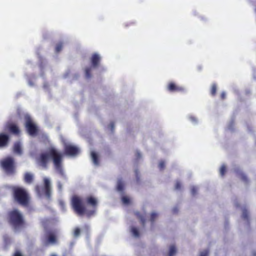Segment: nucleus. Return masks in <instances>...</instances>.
I'll return each instance as SVG.
<instances>
[{"label": "nucleus", "instance_id": "obj_1", "mask_svg": "<svg viewBox=\"0 0 256 256\" xmlns=\"http://www.w3.org/2000/svg\"><path fill=\"white\" fill-rule=\"evenodd\" d=\"M84 200L86 204L91 206V208L87 209L83 204L82 198L76 195L73 196L72 198V206L74 212L78 216L86 214L87 217L90 218L94 216L96 212L98 200L92 195L87 196Z\"/></svg>", "mask_w": 256, "mask_h": 256}, {"label": "nucleus", "instance_id": "obj_2", "mask_svg": "<svg viewBox=\"0 0 256 256\" xmlns=\"http://www.w3.org/2000/svg\"><path fill=\"white\" fill-rule=\"evenodd\" d=\"M50 158L52 159L54 168L56 172L66 178L62 166V156L54 148L50 147L48 148L46 152L40 154L38 159L40 166L44 168H46Z\"/></svg>", "mask_w": 256, "mask_h": 256}, {"label": "nucleus", "instance_id": "obj_3", "mask_svg": "<svg viewBox=\"0 0 256 256\" xmlns=\"http://www.w3.org/2000/svg\"><path fill=\"white\" fill-rule=\"evenodd\" d=\"M14 200L23 206L29 204L30 197L26 190L22 187L13 186L11 188Z\"/></svg>", "mask_w": 256, "mask_h": 256}, {"label": "nucleus", "instance_id": "obj_4", "mask_svg": "<svg viewBox=\"0 0 256 256\" xmlns=\"http://www.w3.org/2000/svg\"><path fill=\"white\" fill-rule=\"evenodd\" d=\"M7 220L8 223L15 229L22 228L25 224L24 218L18 209H14L8 212Z\"/></svg>", "mask_w": 256, "mask_h": 256}, {"label": "nucleus", "instance_id": "obj_5", "mask_svg": "<svg viewBox=\"0 0 256 256\" xmlns=\"http://www.w3.org/2000/svg\"><path fill=\"white\" fill-rule=\"evenodd\" d=\"M1 166L6 172L12 174L15 172V164L14 158L8 156L4 159L1 162Z\"/></svg>", "mask_w": 256, "mask_h": 256}, {"label": "nucleus", "instance_id": "obj_6", "mask_svg": "<svg viewBox=\"0 0 256 256\" xmlns=\"http://www.w3.org/2000/svg\"><path fill=\"white\" fill-rule=\"evenodd\" d=\"M25 127L30 136H36L38 134V128L36 124L32 122V118L30 116H26L25 117Z\"/></svg>", "mask_w": 256, "mask_h": 256}, {"label": "nucleus", "instance_id": "obj_7", "mask_svg": "<svg viewBox=\"0 0 256 256\" xmlns=\"http://www.w3.org/2000/svg\"><path fill=\"white\" fill-rule=\"evenodd\" d=\"M64 152L68 156H76L80 152V150L76 146L67 144L64 146Z\"/></svg>", "mask_w": 256, "mask_h": 256}, {"label": "nucleus", "instance_id": "obj_8", "mask_svg": "<svg viewBox=\"0 0 256 256\" xmlns=\"http://www.w3.org/2000/svg\"><path fill=\"white\" fill-rule=\"evenodd\" d=\"M167 89L170 92H183L184 90V88L183 86H179L174 82L168 83Z\"/></svg>", "mask_w": 256, "mask_h": 256}, {"label": "nucleus", "instance_id": "obj_9", "mask_svg": "<svg viewBox=\"0 0 256 256\" xmlns=\"http://www.w3.org/2000/svg\"><path fill=\"white\" fill-rule=\"evenodd\" d=\"M6 128L10 132L14 134H18L20 132V130L18 126L11 122H8L6 124Z\"/></svg>", "mask_w": 256, "mask_h": 256}, {"label": "nucleus", "instance_id": "obj_10", "mask_svg": "<svg viewBox=\"0 0 256 256\" xmlns=\"http://www.w3.org/2000/svg\"><path fill=\"white\" fill-rule=\"evenodd\" d=\"M44 192L46 196L50 198L51 196V188L50 180L47 178H44Z\"/></svg>", "mask_w": 256, "mask_h": 256}, {"label": "nucleus", "instance_id": "obj_11", "mask_svg": "<svg viewBox=\"0 0 256 256\" xmlns=\"http://www.w3.org/2000/svg\"><path fill=\"white\" fill-rule=\"evenodd\" d=\"M100 61V56L96 53L94 54L90 58L92 66L96 68L98 66Z\"/></svg>", "mask_w": 256, "mask_h": 256}, {"label": "nucleus", "instance_id": "obj_12", "mask_svg": "<svg viewBox=\"0 0 256 256\" xmlns=\"http://www.w3.org/2000/svg\"><path fill=\"white\" fill-rule=\"evenodd\" d=\"M9 136L8 135L1 133L0 134V147H4L8 144Z\"/></svg>", "mask_w": 256, "mask_h": 256}, {"label": "nucleus", "instance_id": "obj_13", "mask_svg": "<svg viewBox=\"0 0 256 256\" xmlns=\"http://www.w3.org/2000/svg\"><path fill=\"white\" fill-rule=\"evenodd\" d=\"M46 242L50 244L57 243V238L56 234L53 232H49L46 236Z\"/></svg>", "mask_w": 256, "mask_h": 256}, {"label": "nucleus", "instance_id": "obj_14", "mask_svg": "<svg viewBox=\"0 0 256 256\" xmlns=\"http://www.w3.org/2000/svg\"><path fill=\"white\" fill-rule=\"evenodd\" d=\"M24 180L26 183L30 184L33 181L34 176L30 172H26L24 175Z\"/></svg>", "mask_w": 256, "mask_h": 256}, {"label": "nucleus", "instance_id": "obj_15", "mask_svg": "<svg viewBox=\"0 0 256 256\" xmlns=\"http://www.w3.org/2000/svg\"><path fill=\"white\" fill-rule=\"evenodd\" d=\"M14 152L19 155H21L22 154V152L21 147V144L20 142H16L14 144Z\"/></svg>", "mask_w": 256, "mask_h": 256}, {"label": "nucleus", "instance_id": "obj_16", "mask_svg": "<svg viewBox=\"0 0 256 256\" xmlns=\"http://www.w3.org/2000/svg\"><path fill=\"white\" fill-rule=\"evenodd\" d=\"M91 156H92V160L94 164L96 166H98L100 162H99L98 158V154H96V153L95 152H91Z\"/></svg>", "mask_w": 256, "mask_h": 256}, {"label": "nucleus", "instance_id": "obj_17", "mask_svg": "<svg viewBox=\"0 0 256 256\" xmlns=\"http://www.w3.org/2000/svg\"><path fill=\"white\" fill-rule=\"evenodd\" d=\"M124 189V183L122 179H119L117 182V190L118 191L122 192Z\"/></svg>", "mask_w": 256, "mask_h": 256}, {"label": "nucleus", "instance_id": "obj_18", "mask_svg": "<svg viewBox=\"0 0 256 256\" xmlns=\"http://www.w3.org/2000/svg\"><path fill=\"white\" fill-rule=\"evenodd\" d=\"M92 66L91 67H87L85 68V76L86 78H90L92 77L91 71L92 69Z\"/></svg>", "mask_w": 256, "mask_h": 256}, {"label": "nucleus", "instance_id": "obj_19", "mask_svg": "<svg viewBox=\"0 0 256 256\" xmlns=\"http://www.w3.org/2000/svg\"><path fill=\"white\" fill-rule=\"evenodd\" d=\"M63 48V42H59L58 43L55 47V51L56 52H60Z\"/></svg>", "mask_w": 256, "mask_h": 256}, {"label": "nucleus", "instance_id": "obj_20", "mask_svg": "<svg viewBox=\"0 0 256 256\" xmlns=\"http://www.w3.org/2000/svg\"><path fill=\"white\" fill-rule=\"evenodd\" d=\"M131 232L135 237H139L140 233L137 228L135 227H132L131 228Z\"/></svg>", "mask_w": 256, "mask_h": 256}, {"label": "nucleus", "instance_id": "obj_21", "mask_svg": "<svg viewBox=\"0 0 256 256\" xmlns=\"http://www.w3.org/2000/svg\"><path fill=\"white\" fill-rule=\"evenodd\" d=\"M176 248L174 246H171L170 248L169 256H174L176 254Z\"/></svg>", "mask_w": 256, "mask_h": 256}, {"label": "nucleus", "instance_id": "obj_22", "mask_svg": "<svg viewBox=\"0 0 256 256\" xmlns=\"http://www.w3.org/2000/svg\"><path fill=\"white\" fill-rule=\"evenodd\" d=\"M216 84H213L210 90V94L212 96H214L216 95Z\"/></svg>", "mask_w": 256, "mask_h": 256}, {"label": "nucleus", "instance_id": "obj_23", "mask_svg": "<svg viewBox=\"0 0 256 256\" xmlns=\"http://www.w3.org/2000/svg\"><path fill=\"white\" fill-rule=\"evenodd\" d=\"M242 217L244 220H248V212L246 210H243Z\"/></svg>", "mask_w": 256, "mask_h": 256}, {"label": "nucleus", "instance_id": "obj_24", "mask_svg": "<svg viewBox=\"0 0 256 256\" xmlns=\"http://www.w3.org/2000/svg\"><path fill=\"white\" fill-rule=\"evenodd\" d=\"M158 214H156V212L152 213V214L150 215V220L152 222V224H154L155 220L158 217Z\"/></svg>", "mask_w": 256, "mask_h": 256}, {"label": "nucleus", "instance_id": "obj_25", "mask_svg": "<svg viewBox=\"0 0 256 256\" xmlns=\"http://www.w3.org/2000/svg\"><path fill=\"white\" fill-rule=\"evenodd\" d=\"M226 172V167L224 165H222L220 170V173L221 176H223Z\"/></svg>", "mask_w": 256, "mask_h": 256}, {"label": "nucleus", "instance_id": "obj_26", "mask_svg": "<svg viewBox=\"0 0 256 256\" xmlns=\"http://www.w3.org/2000/svg\"><path fill=\"white\" fill-rule=\"evenodd\" d=\"M80 228H76L74 229V236L75 238L78 237L80 234Z\"/></svg>", "mask_w": 256, "mask_h": 256}, {"label": "nucleus", "instance_id": "obj_27", "mask_svg": "<svg viewBox=\"0 0 256 256\" xmlns=\"http://www.w3.org/2000/svg\"><path fill=\"white\" fill-rule=\"evenodd\" d=\"M122 202L124 204H128L130 202V200L128 198L124 196L122 198Z\"/></svg>", "mask_w": 256, "mask_h": 256}, {"label": "nucleus", "instance_id": "obj_28", "mask_svg": "<svg viewBox=\"0 0 256 256\" xmlns=\"http://www.w3.org/2000/svg\"><path fill=\"white\" fill-rule=\"evenodd\" d=\"M158 168L160 170H163L165 168V162L163 160H161L158 164Z\"/></svg>", "mask_w": 256, "mask_h": 256}, {"label": "nucleus", "instance_id": "obj_29", "mask_svg": "<svg viewBox=\"0 0 256 256\" xmlns=\"http://www.w3.org/2000/svg\"><path fill=\"white\" fill-rule=\"evenodd\" d=\"M182 187V184L180 181H176L175 184V190H180Z\"/></svg>", "mask_w": 256, "mask_h": 256}, {"label": "nucleus", "instance_id": "obj_30", "mask_svg": "<svg viewBox=\"0 0 256 256\" xmlns=\"http://www.w3.org/2000/svg\"><path fill=\"white\" fill-rule=\"evenodd\" d=\"M241 178L244 182H248V179L246 176L244 174H242Z\"/></svg>", "mask_w": 256, "mask_h": 256}, {"label": "nucleus", "instance_id": "obj_31", "mask_svg": "<svg viewBox=\"0 0 256 256\" xmlns=\"http://www.w3.org/2000/svg\"><path fill=\"white\" fill-rule=\"evenodd\" d=\"M208 256V250H205L203 252H202L200 254V256Z\"/></svg>", "mask_w": 256, "mask_h": 256}, {"label": "nucleus", "instance_id": "obj_32", "mask_svg": "<svg viewBox=\"0 0 256 256\" xmlns=\"http://www.w3.org/2000/svg\"><path fill=\"white\" fill-rule=\"evenodd\" d=\"M191 192H192V195L196 194L197 192V188H195V187H193L192 188Z\"/></svg>", "mask_w": 256, "mask_h": 256}, {"label": "nucleus", "instance_id": "obj_33", "mask_svg": "<svg viewBox=\"0 0 256 256\" xmlns=\"http://www.w3.org/2000/svg\"><path fill=\"white\" fill-rule=\"evenodd\" d=\"M58 189L60 191H61L62 190V184L60 182H58L57 184Z\"/></svg>", "mask_w": 256, "mask_h": 256}, {"label": "nucleus", "instance_id": "obj_34", "mask_svg": "<svg viewBox=\"0 0 256 256\" xmlns=\"http://www.w3.org/2000/svg\"><path fill=\"white\" fill-rule=\"evenodd\" d=\"M140 220H141L142 224L144 226V224H145V222H146L145 218H144L141 216L140 217Z\"/></svg>", "mask_w": 256, "mask_h": 256}, {"label": "nucleus", "instance_id": "obj_35", "mask_svg": "<svg viewBox=\"0 0 256 256\" xmlns=\"http://www.w3.org/2000/svg\"><path fill=\"white\" fill-rule=\"evenodd\" d=\"M220 98L222 100H224L226 98V94L224 92H222Z\"/></svg>", "mask_w": 256, "mask_h": 256}, {"label": "nucleus", "instance_id": "obj_36", "mask_svg": "<svg viewBox=\"0 0 256 256\" xmlns=\"http://www.w3.org/2000/svg\"><path fill=\"white\" fill-rule=\"evenodd\" d=\"M14 256H22V255L21 254L20 252H16L14 254Z\"/></svg>", "mask_w": 256, "mask_h": 256}, {"label": "nucleus", "instance_id": "obj_37", "mask_svg": "<svg viewBox=\"0 0 256 256\" xmlns=\"http://www.w3.org/2000/svg\"><path fill=\"white\" fill-rule=\"evenodd\" d=\"M174 213H176L178 212V209L177 208H174L173 210Z\"/></svg>", "mask_w": 256, "mask_h": 256}, {"label": "nucleus", "instance_id": "obj_38", "mask_svg": "<svg viewBox=\"0 0 256 256\" xmlns=\"http://www.w3.org/2000/svg\"><path fill=\"white\" fill-rule=\"evenodd\" d=\"M110 126L112 127V130L114 128V124L113 122L110 123Z\"/></svg>", "mask_w": 256, "mask_h": 256}, {"label": "nucleus", "instance_id": "obj_39", "mask_svg": "<svg viewBox=\"0 0 256 256\" xmlns=\"http://www.w3.org/2000/svg\"><path fill=\"white\" fill-rule=\"evenodd\" d=\"M138 154V156L139 158H140V154L139 152H138V154Z\"/></svg>", "mask_w": 256, "mask_h": 256}, {"label": "nucleus", "instance_id": "obj_40", "mask_svg": "<svg viewBox=\"0 0 256 256\" xmlns=\"http://www.w3.org/2000/svg\"><path fill=\"white\" fill-rule=\"evenodd\" d=\"M38 188H39L38 186H36V190H38Z\"/></svg>", "mask_w": 256, "mask_h": 256}, {"label": "nucleus", "instance_id": "obj_41", "mask_svg": "<svg viewBox=\"0 0 256 256\" xmlns=\"http://www.w3.org/2000/svg\"><path fill=\"white\" fill-rule=\"evenodd\" d=\"M253 256H256V252H254L253 254Z\"/></svg>", "mask_w": 256, "mask_h": 256}, {"label": "nucleus", "instance_id": "obj_42", "mask_svg": "<svg viewBox=\"0 0 256 256\" xmlns=\"http://www.w3.org/2000/svg\"><path fill=\"white\" fill-rule=\"evenodd\" d=\"M50 256H56V255L55 254H51Z\"/></svg>", "mask_w": 256, "mask_h": 256}, {"label": "nucleus", "instance_id": "obj_43", "mask_svg": "<svg viewBox=\"0 0 256 256\" xmlns=\"http://www.w3.org/2000/svg\"><path fill=\"white\" fill-rule=\"evenodd\" d=\"M66 256V255H64V256Z\"/></svg>", "mask_w": 256, "mask_h": 256}]
</instances>
